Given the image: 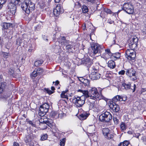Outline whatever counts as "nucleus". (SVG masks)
Returning a JSON list of instances; mask_svg holds the SVG:
<instances>
[{
  "label": "nucleus",
  "mask_w": 146,
  "mask_h": 146,
  "mask_svg": "<svg viewBox=\"0 0 146 146\" xmlns=\"http://www.w3.org/2000/svg\"><path fill=\"white\" fill-rule=\"evenodd\" d=\"M22 42V40L20 38H18L17 40V44L19 46L21 45V43Z\"/></svg>",
  "instance_id": "nucleus-33"
},
{
  "label": "nucleus",
  "mask_w": 146,
  "mask_h": 146,
  "mask_svg": "<svg viewBox=\"0 0 146 146\" xmlns=\"http://www.w3.org/2000/svg\"><path fill=\"white\" fill-rule=\"evenodd\" d=\"M33 139V136L32 135L30 134L27 135L25 139V142L28 143L30 145L33 146V145L31 143V141Z\"/></svg>",
  "instance_id": "nucleus-17"
},
{
  "label": "nucleus",
  "mask_w": 146,
  "mask_h": 146,
  "mask_svg": "<svg viewBox=\"0 0 146 146\" xmlns=\"http://www.w3.org/2000/svg\"><path fill=\"white\" fill-rule=\"evenodd\" d=\"M126 74L129 77L131 78V79L135 81L137 79L136 76V72L134 70L133 68H129L128 69H126Z\"/></svg>",
  "instance_id": "nucleus-9"
},
{
  "label": "nucleus",
  "mask_w": 146,
  "mask_h": 146,
  "mask_svg": "<svg viewBox=\"0 0 146 146\" xmlns=\"http://www.w3.org/2000/svg\"><path fill=\"white\" fill-rule=\"evenodd\" d=\"M8 9L10 12L13 14H14L16 11V7L14 3L11 2L8 5Z\"/></svg>",
  "instance_id": "nucleus-11"
},
{
  "label": "nucleus",
  "mask_w": 146,
  "mask_h": 146,
  "mask_svg": "<svg viewBox=\"0 0 146 146\" xmlns=\"http://www.w3.org/2000/svg\"><path fill=\"white\" fill-rule=\"evenodd\" d=\"M92 68L93 69V70H94V71H97V69H96V68H95L94 67H92Z\"/></svg>",
  "instance_id": "nucleus-60"
},
{
  "label": "nucleus",
  "mask_w": 146,
  "mask_h": 146,
  "mask_svg": "<svg viewBox=\"0 0 146 146\" xmlns=\"http://www.w3.org/2000/svg\"><path fill=\"white\" fill-rule=\"evenodd\" d=\"M13 26L12 24L11 23H5L2 25V27L4 29H8Z\"/></svg>",
  "instance_id": "nucleus-22"
},
{
  "label": "nucleus",
  "mask_w": 146,
  "mask_h": 146,
  "mask_svg": "<svg viewBox=\"0 0 146 146\" xmlns=\"http://www.w3.org/2000/svg\"><path fill=\"white\" fill-rule=\"evenodd\" d=\"M85 87L87 86V88H88L90 87V81L89 80L87 79H86L84 83H83Z\"/></svg>",
  "instance_id": "nucleus-25"
},
{
  "label": "nucleus",
  "mask_w": 146,
  "mask_h": 146,
  "mask_svg": "<svg viewBox=\"0 0 146 146\" xmlns=\"http://www.w3.org/2000/svg\"><path fill=\"white\" fill-rule=\"evenodd\" d=\"M63 116V114L61 113V114H59L58 115V117H60V118H62Z\"/></svg>",
  "instance_id": "nucleus-53"
},
{
  "label": "nucleus",
  "mask_w": 146,
  "mask_h": 146,
  "mask_svg": "<svg viewBox=\"0 0 146 146\" xmlns=\"http://www.w3.org/2000/svg\"><path fill=\"white\" fill-rule=\"evenodd\" d=\"M132 54H130V56H131V55H132ZM127 58L129 60H133L135 58H131V56H127Z\"/></svg>",
  "instance_id": "nucleus-50"
},
{
  "label": "nucleus",
  "mask_w": 146,
  "mask_h": 146,
  "mask_svg": "<svg viewBox=\"0 0 146 146\" xmlns=\"http://www.w3.org/2000/svg\"><path fill=\"white\" fill-rule=\"evenodd\" d=\"M133 86V89H132L131 88V84L129 82L127 83H123L122 84V86L124 87L125 89L126 90H127L130 89H131L132 90H133V92H134L135 91L136 87V85L135 84H134Z\"/></svg>",
  "instance_id": "nucleus-15"
},
{
  "label": "nucleus",
  "mask_w": 146,
  "mask_h": 146,
  "mask_svg": "<svg viewBox=\"0 0 146 146\" xmlns=\"http://www.w3.org/2000/svg\"><path fill=\"white\" fill-rule=\"evenodd\" d=\"M105 70H106L105 69V68H103L100 69V70H99V73L100 74V75H102L104 74Z\"/></svg>",
  "instance_id": "nucleus-28"
},
{
  "label": "nucleus",
  "mask_w": 146,
  "mask_h": 146,
  "mask_svg": "<svg viewBox=\"0 0 146 146\" xmlns=\"http://www.w3.org/2000/svg\"><path fill=\"white\" fill-rule=\"evenodd\" d=\"M43 122L45 123V124H46L49 127H50L52 125L51 123H50V122H49L48 121H44Z\"/></svg>",
  "instance_id": "nucleus-42"
},
{
  "label": "nucleus",
  "mask_w": 146,
  "mask_h": 146,
  "mask_svg": "<svg viewBox=\"0 0 146 146\" xmlns=\"http://www.w3.org/2000/svg\"><path fill=\"white\" fill-rule=\"evenodd\" d=\"M59 82L58 80L56 81L55 82V85H58Z\"/></svg>",
  "instance_id": "nucleus-58"
},
{
  "label": "nucleus",
  "mask_w": 146,
  "mask_h": 146,
  "mask_svg": "<svg viewBox=\"0 0 146 146\" xmlns=\"http://www.w3.org/2000/svg\"><path fill=\"white\" fill-rule=\"evenodd\" d=\"M60 146H64V138L60 140Z\"/></svg>",
  "instance_id": "nucleus-37"
},
{
  "label": "nucleus",
  "mask_w": 146,
  "mask_h": 146,
  "mask_svg": "<svg viewBox=\"0 0 146 146\" xmlns=\"http://www.w3.org/2000/svg\"><path fill=\"white\" fill-rule=\"evenodd\" d=\"M120 127L121 131L125 130L126 129V126L125 123L121 122L120 125Z\"/></svg>",
  "instance_id": "nucleus-26"
},
{
  "label": "nucleus",
  "mask_w": 146,
  "mask_h": 146,
  "mask_svg": "<svg viewBox=\"0 0 146 146\" xmlns=\"http://www.w3.org/2000/svg\"><path fill=\"white\" fill-rule=\"evenodd\" d=\"M9 55V53L6 52L3 53V56L4 58H7L8 57Z\"/></svg>",
  "instance_id": "nucleus-41"
},
{
  "label": "nucleus",
  "mask_w": 146,
  "mask_h": 146,
  "mask_svg": "<svg viewBox=\"0 0 146 146\" xmlns=\"http://www.w3.org/2000/svg\"><path fill=\"white\" fill-rule=\"evenodd\" d=\"M56 114V112L54 111H52L51 113V116L52 117H54Z\"/></svg>",
  "instance_id": "nucleus-47"
},
{
  "label": "nucleus",
  "mask_w": 146,
  "mask_h": 146,
  "mask_svg": "<svg viewBox=\"0 0 146 146\" xmlns=\"http://www.w3.org/2000/svg\"><path fill=\"white\" fill-rule=\"evenodd\" d=\"M146 91V88H143L141 90V91L143 92H144Z\"/></svg>",
  "instance_id": "nucleus-61"
},
{
  "label": "nucleus",
  "mask_w": 146,
  "mask_h": 146,
  "mask_svg": "<svg viewBox=\"0 0 146 146\" xmlns=\"http://www.w3.org/2000/svg\"><path fill=\"white\" fill-rule=\"evenodd\" d=\"M117 96H118V101H122L123 96L117 95Z\"/></svg>",
  "instance_id": "nucleus-46"
},
{
  "label": "nucleus",
  "mask_w": 146,
  "mask_h": 146,
  "mask_svg": "<svg viewBox=\"0 0 146 146\" xmlns=\"http://www.w3.org/2000/svg\"><path fill=\"white\" fill-rule=\"evenodd\" d=\"M85 79L82 77H80L79 78V80L83 83H84Z\"/></svg>",
  "instance_id": "nucleus-39"
},
{
  "label": "nucleus",
  "mask_w": 146,
  "mask_h": 146,
  "mask_svg": "<svg viewBox=\"0 0 146 146\" xmlns=\"http://www.w3.org/2000/svg\"><path fill=\"white\" fill-rule=\"evenodd\" d=\"M138 39L136 36H132L128 40V42L129 47L131 49H127L126 51V57L130 56V54H132L131 58H135L136 55L134 50V49L137 48V46Z\"/></svg>",
  "instance_id": "nucleus-2"
},
{
  "label": "nucleus",
  "mask_w": 146,
  "mask_h": 146,
  "mask_svg": "<svg viewBox=\"0 0 146 146\" xmlns=\"http://www.w3.org/2000/svg\"><path fill=\"white\" fill-rule=\"evenodd\" d=\"M13 146H19V145L18 143L15 142L13 143Z\"/></svg>",
  "instance_id": "nucleus-51"
},
{
  "label": "nucleus",
  "mask_w": 146,
  "mask_h": 146,
  "mask_svg": "<svg viewBox=\"0 0 146 146\" xmlns=\"http://www.w3.org/2000/svg\"><path fill=\"white\" fill-rule=\"evenodd\" d=\"M29 123L31 124L33 126H35V124L32 123V121H29Z\"/></svg>",
  "instance_id": "nucleus-57"
},
{
  "label": "nucleus",
  "mask_w": 146,
  "mask_h": 146,
  "mask_svg": "<svg viewBox=\"0 0 146 146\" xmlns=\"http://www.w3.org/2000/svg\"><path fill=\"white\" fill-rule=\"evenodd\" d=\"M100 76V74L97 73L96 72H94L89 76L90 78H91L92 80L97 79L99 78Z\"/></svg>",
  "instance_id": "nucleus-16"
},
{
  "label": "nucleus",
  "mask_w": 146,
  "mask_h": 146,
  "mask_svg": "<svg viewBox=\"0 0 146 146\" xmlns=\"http://www.w3.org/2000/svg\"><path fill=\"white\" fill-rule=\"evenodd\" d=\"M91 47L92 48L93 55H95L96 54L99 55L100 54L102 51L103 50L104 47L102 45H100L96 43H93L91 44Z\"/></svg>",
  "instance_id": "nucleus-3"
},
{
  "label": "nucleus",
  "mask_w": 146,
  "mask_h": 146,
  "mask_svg": "<svg viewBox=\"0 0 146 146\" xmlns=\"http://www.w3.org/2000/svg\"><path fill=\"white\" fill-rule=\"evenodd\" d=\"M63 11L62 4H59L56 6V8L53 10V13L54 15L57 17Z\"/></svg>",
  "instance_id": "nucleus-10"
},
{
  "label": "nucleus",
  "mask_w": 146,
  "mask_h": 146,
  "mask_svg": "<svg viewBox=\"0 0 146 146\" xmlns=\"http://www.w3.org/2000/svg\"><path fill=\"white\" fill-rule=\"evenodd\" d=\"M87 89L89 90V94L90 99L94 100L99 98L100 95L96 88L89 87Z\"/></svg>",
  "instance_id": "nucleus-5"
},
{
  "label": "nucleus",
  "mask_w": 146,
  "mask_h": 146,
  "mask_svg": "<svg viewBox=\"0 0 146 146\" xmlns=\"http://www.w3.org/2000/svg\"><path fill=\"white\" fill-rule=\"evenodd\" d=\"M6 0H0V5L2 7L3 6V4H4L6 2Z\"/></svg>",
  "instance_id": "nucleus-40"
},
{
  "label": "nucleus",
  "mask_w": 146,
  "mask_h": 146,
  "mask_svg": "<svg viewBox=\"0 0 146 146\" xmlns=\"http://www.w3.org/2000/svg\"><path fill=\"white\" fill-rule=\"evenodd\" d=\"M3 43V41L1 39V38L0 37V44H2Z\"/></svg>",
  "instance_id": "nucleus-59"
},
{
  "label": "nucleus",
  "mask_w": 146,
  "mask_h": 146,
  "mask_svg": "<svg viewBox=\"0 0 146 146\" xmlns=\"http://www.w3.org/2000/svg\"><path fill=\"white\" fill-rule=\"evenodd\" d=\"M121 56L119 52H116L113 53L111 56L110 57L111 59L115 60L117 59H119Z\"/></svg>",
  "instance_id": "nucleus-19"
},
{
  "label": "nucleus",
  "mask_w": 146,
  "mask_h": 146,
  "mask_svg": "<svg viewBox=\"0 0 146 146\" xmlns=\"http://www.w3.org/2000/svg\"><path fill=\"white\" fill-rule=\"evenodd\" d=\"M17 64L14 63L13 64L10 65V68L8 69V72L10 75H13L15 73V69L17 67Z\"/></svg>",
  "instance_id": "nucleus-14"
},
{
  "label": "nucleus",
  "mask_w": 146,
  "mask_h": 146,
  "mask_svg": "<svg viewBox=\"0 0 146 146\" xmlns=\"http://www.w3.org/2000/svg\"><path fill=\"white\" fill-rule=\"evenodd\" d=\"M66 52L70 53L72 52L73 51V46L72 45L68 44L66 45Z\"/></svg>",
  "instance_id": "nucleus-21"
},
{
  "label": "nucleus",
  "mask_w": 146,
  "mask_h": 146,
  "mask_svg": "<svg viewBox=\"0 0 146 146\" xmlns=\"http://www.w3.org/2000/svg\"><path fill=\"white\" fill-rule=\"evenodd\" d=\"M35 70L37 73L39 74L42 73L43 72V69L40 68H37Z\"/></svg>",
  "instance_id": "nucleus-31"
},
{
  "label": "nucleus",
  "mask_w": 146,
  "mask_h": 146,
  "mask_svg": "<svg viewBox=\"0 0 146 146\" xmlns=\"http://www.w3.org/2000/svg\"><path fill=\"white\" fill-rule=\"evenodd\" d=\"M89 114L87 113H84L80 114L79 118L80 120H84L86 119L88 116Z\"/></svg>",
  "instance_id": "nucleus-20"
},
{
  "label": "nucleus",
  "mask_w": 146,
  "mask_h": 146,
  "mask_svg": "<svg viewBox=\"0 0 146 146\" xmlns=\"http://www.w3.org/2000/svg\"><path fill=\"white\" fill-rule=\"evenodd\" d=\"M112 118V117L111 113L107 111L100 115L99 117L100 121L103 122H109Z\"/></svg>",
  "instance_id": "nucleus-4"
},
{
  "label": "nucleus",
  "mask_w": 146,
  "mask_h": 146,
  "mask_svg": "<svg viewBox=\"0 0 146 146\" xmlns=\"http://www.w3.org/2000/svg\"><path fill=\"white\" fill-rule=\"evenodd\" d=\"M102 132L105 137L108 139H110L113 137V135L110 133V130L108 128H103Z\"/></svg>",
  "instance_id": "nucleus-12"
},
{
  "label": "nucleus",
  "mask_w": 146,
  "mask_h": 146,
  "mask_svg": "<svg viewBox=\"0 0 146 146\" xmlns=\"http://www.w3.org/2000/svg\"><path fill=\"white\" fill-rule=\"evenodd\" d=\"M47 138V135L46 134H44L42 135L41 137V140L44 141L46 140Z\"/></svg>",
  "instance_id": "nucleus-29"
},
{
  "label": "nucleus",
  "mask_w": 146,
  "mask_h": 146,
  "mask_svg": "<svg viewBox=\"0 0 146 146\" xmlns=\"http://www.w3.org/2000/svg\"><path fill=\"white\" fill-rule=\"evenodd\" d=\"M90 108H93L95 106V103L94 102H90Z\"/></svg>",
  "instance_id": "nucleus-38"
},
{
  "label": "nucleus",
  "mask_w": 146,
  "mask_h": 146,
  "mask_svg": "<svg viewBox=\"0 0 146 146\" xmlns=\"http://www.w3.org/2000/svg\"><path fill=\"white\" fill-rule=\"evenodd\" d=\"M118 96L117 95L114 96L113 98V101L114 102H116L117 101H118Z\"/></svg>",
  "instance_id": "nucleus-36"
},
{
  "label": "nucleus",
  "mask_w": 146,
  "mask_h": 146,
  "mask_svg": "<svg viewBox=\"0 0 146 146\" xmlns=\"http://www.w3.org/2000/svg\"><path fill=\"white\" fill-rule=\"evenodd\" d=\"M45 90L46 92L47 93L49 94H52L53 92L51 91L50 89L48 88H45Z\"/></svg>",
  "instance_id": "nucleus-35"
},
{
  "label": "nucleus",
  "mask_w": 146,
  "mask_h": 146,
  "mask_svg": "<svg viewBox=\"0 0 146 146\" xmlns=\"http://www.w3.org/2000/svg\"><path fill=\"white\" fill-rule=\"evenodd\" d=\"M125 146H131V144H130L127 141H125Z\"/></svg>",
  "instance_id": "nucleus-48"
},
{
  "label": "nucleus",
  "mask_w": 146,
  "mask_h": 146,
  "mask_svg": "<svg viewBox=\"0 0 146 146\" xmlns=\"http://www.w3.org/2000/svg\"><path fill=\"white\" fill-rule=\"evenodd\" d=\"M125 72V71L122 70L119 72L118 73L120 75H123L124 74Z\"/></svg>",
  "instance_id": "nucleus-44"
},
{
  "label": "nucleus",
  "mask_w": 146,
  "mask_h": 146,
  "mask_svg": "<svg viewBox=\"0 0 146 146\" xmlns=\"http://www.w3.org/2000/svg\"><path fill=\"white\" fill-rule=\"evenodd\" d=\"M11 1L15 4H19L21 3V7L22 9L27 14L34 10L35 8V5L31 0H11Z\"/></svg>",
  "instance_id": "nucleus-1"
},
{
  "label": "nucleus",
  "mask_w": 146,
  "mask_h": 146,
  "mask_svg": "<svg viewBox=\"0 0 146 146\" xmlns=\"http://www.w3.org/2000/svg\"><path fill=\"white\" fill-rule=\"evenodd\" d=\"M109 107L113 111L116 112H118L120 109L119 105L113 102L110 103Z\"/></svg>",
  "instance_id": "nucleus-13"
},
{
  "label": "nucleus",
  "mask_w": 146,
  "mask_h": 146,
  "mask_svg": "<svg viewBox=\"0 0 146 146\" xmlns=\"http://www.w3.org/2000/svg\"><path fill=\"white\" fill-rule=\"evenodd\" d=\"M123 9L129 14H132L134 12L133 7L129 3H124L123 6Z\"/></svg>",
  "instance_id": "nucleus-8"
},
{
  "label": "nucleus",
  "mask_w": 146,
  "mask_h": 146,
  "mask_svg": "<svg viewBox=\"0 0 146 146\" xmlns=\"http://www.w3.org/2000/svg\"><path fill=\"white\" fill-rule=\"evenodd\" d=\"M43 62V61L42 60L36 61L35 62V66H39Z\"/></svg>",
  "instance_id": "nucleus-24"
},
{
  "label": "nucleus",
  "mask_w": 146,
  "mask_h": 146,
  "mask_svg": "<svg viewBox=\"0 0 146 146\" xmlns=\"http://www.w3.org/2000/svg\"><path fill=\"white\" fill-rule=\"evenodd\" d=\"M104 11L105 12L108 13H111V10L110 9H104Z\"/></svg>",
  "instance_id": "nucleus-43"
},
{
  "label": "nucleus",
  "mask_w": 146,
  "mask_h": 146,
  "mask_svg": "<svg viewBox=\"0 0 146 146\" xmlns=\"http://www.w3.org/2000/svg\"><path fill=\"white\" fill-rule=\"evenodd\" d=\"M66 92L64 91V98H66L67 99H68L67 96L66 95H65Z\"/></svg>",
  "instance_id": "nucleus-62"
},
{
  "label": "nucleus",
  "mask_w": 146,
  "mask_h": 146,
  "mask_svg": "<svg viewBox=\"0 0 146 146\" xmlns=\"http://www.w3.org/2000/svg\"><path fill=\"white\" fill-rule=\"evenodd\" d=\"M127 100V96H122V101H125Z\"/></svg>",
  "instance_id": "nucleus-49"
},
{
  "label": "nucleus",
  "mask_w": 146,
  "mask_h": 146,
  "mask_svg": "<svg viewBox=\"0 0 146 146\" xmlns=\"http://www.w3.org/2000/svg\"><path fill=\"white\" fill-rule=\"evenodd\" d=\"M85 100V98L84 96L75 97L73 99V101L76 106L78 107H81L84 104Z\"/></svg>",
  "instance_id": "nucleus-7"
},
{
  "label": "nucleus",
  "mask_w": 146,
  "mask_h": 146,
  "mask_svg": "<svg viewBox=\"0 0 146 146\" xmlns=\"http://www.w3.org/2000/svg\"><path fill=\"white\" fill-rule=\"evenodd\" d=\"M43 38L44 40H46L48 41V38H47L46 37V36H44L43 37Z\"/></svg>",
  "instance_id": "nucleus-55"
},
{
  "label": "nucleus",
  "mask_w": 146,
  "mask_h": 146,
  "mask_svg": "<svg viewBox=\"0 0 146 146\" xmlns=\"http://www.w3.org/2000/svg\"><path fill=\"white\" fill-rule=\"evenodd\" d=\"M105 51L106 54H108L110 57L111 56L112 53L111 52L110 49L108 48L106 49Z\"/></svg>",
  "instance_id": "nucleus-30"
},
{
  "label": "nucleus",
  "mask_w": 146,
  "mask_h": 146,
  "mask_svg": "<svg viewBox=\"0 0 146 146\" xmlns=\"http://www.w3.org/2000/svg\"><path fill=\"white\" fill-rule=\"evenodd\" d=\"M82 29L83 30H84L86 28V25L85 24H84L82 25Z\"/></svg>",
  "instance_id": "nucleus-52"
},
{
  "label": "nucleus",
  "mask_w": 146,
  "mask_h": 146,
  "mask_svg": "<svg viewBox=\"0 0 146 146\" xmlns=\"http://www.w3.org/2000/svg\"><path fill=\"white\" fill-rule=\"evenodd\" d=\"M88 90H78V92H79L82 93L83 94L82 96H84V98L86 99V98H87L90 97L89 94V91H88Z\"/></svg>",
  "instance_id": "nucleus-18"
},
{
  "label": "nucleus",
  "mask_w": 146,
  "mask_h": 146,
  "mask_svg": "<svg viewBox=\"0 0 146 146\" xmlns=\"http://www.w3.org/2000/svg\"><path fill=\"white\" fill-rule=\"evenodd\" d=\"M61 98H64V92L63 91L62 92L61 94Z\"/></svg>",
  "instance_id": "nucleus-54"
},
{
  "label": "nucleus",
  "mask_w": 146,
  "mask_h": 146,
  "mask_svg": "<svg viewBox=\"0 0 146 146\" xmlns=\"http://www.w3.org/2000/svg\"><path fill=\"white\" fill-rule=\"evenodd\" d=\"M82 9L83 12L84 13H87L88 11V7L85 5H84L83 6Z\"/></svg>",
  "instance_id": "nucleus-27"
},
{
  "label": "nucleus",
  "mask_w": 146,
  "mask_h": 146,
  "mask_svg": "<svg viewBox=\"0 0 146 146\" xmlns=\"http://www.w3.org/2000/svg\"><path fill=\"white\" fill-rule=\"evenodd\" d=\"M51 90H52L53 91V90H55V88H54L53 87V86H52V87H51Z\"/></svg>",
  "instance_id": "nucleus-64"
},
{
  "label": "nucleus",
  "mask_w": 146,
  "mask_h": 146,
  "mask_svg": "<svg viewBox=\"0 0 146 146\" xmlns=\"http://www.w3.org/2000/svg\"><path fill=\"white\" fill-rule=\"evenodd\" d=\"M60 0H54L55 2L56 3H59Z\"/></svg>",
  "instance_id": "nucleus-63"
},
{
  "label": "nucleus",
  "mask_w": 146,
  "mask_h": 146,
  "mask_svg": "<svg viewBox=\"0 0 146 146\" xmlns=\"http://www.w3.org/2000/svg\"><path fill=\"white\" fill-rule=\"evenodd\" d=\"M113 120L115 124H117L119 122V119L116 117H113Z\"/></svg>",
  "instance_id": "nucleus-32"
},
{
  "label": "nucleus",
  "mask_w": 146,
  "mask_h": 146,
  "mask_svg": "<svg viewBox=\"0 0 146 146\" xmlns=\"http://www.w3.org/2000/svg\"><path fill=\"white\" fill-rule=\"evenodd\" d=\"M125 141L123 142L120 143V144H118V146H125Z\"/></svg>",
  "instance_id": "nucleus-45"
},
{
  "label": "nucleus",
  "mask_w": 146,
  "mask_h": 146,
  "mask_svg": "<svg viewBox=\"0 0 146 146\" xmlns=\"http://www.w3.org/2000/svg\"><path fill=\"white\" fill-rule=\"evenodd\" d=\"M108 66L111 68H114L115 66V63L113 60H110L108 63Z\"/></svg>",
  "instance_id": "nucleus-23"
},
{
  "label": "nucleus",
  "mask_w": 146,
  "mask_h": 146,
  "mask_svg": "<svg viewBox=\"0 0 146 146\" xmlns=\"http://www.w3.org/2000/svg\"><path fill=\"white\" fill-rule=\"evenodd\" d=\"M88 2H90L92 3H93L94 1V0H87Z\"/></svg>",
  "instance_id": "nucleus-56"
},
{
  "label": "nucleus",
  "mask_w": 146,
  "mask_h": 146,
  "mask_svg": "<svg viewBox=\"0 0 146 146\" xmlns=\"http://www.w3.org/2000/svg\"><path fill=\"white\" fill-rule=\"evenodd\" d=\"M37 74L38 73L37 71L36 70H35L32 73V76L34 77H35L37 76Z\"/></svg>",
  "instance_id": "nucleus-34"
},
{
  "label": "nucleus",
  "mask_w": 146,
  "mask_h": 146,
  "mask_svg": "<svg viewBox=\"0 0 146 146\" xmlns=\"http://www.w3.org/2000/svg\"><path fill=\"white\" fill-rule=\"evenodd\" d=\"M49 106L48 103H45L41 106L39 108V115L41 116L44 115L48 111Z\"/></svg>",
  "instance_id": "nucleus-6"
}]
</instances>
